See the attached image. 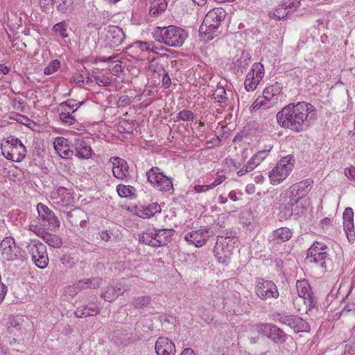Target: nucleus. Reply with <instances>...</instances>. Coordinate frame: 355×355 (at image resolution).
<instances>
[{"instance_id":"f257e3e1","label":"nucleus","mask_w":355,"mask_h":355,"mask_svg":"<svg viewBox=\"0 0 355 355\" xmlns=\"http://www.w3.org/2000/svg\"><path fill=\"white\" fill-rule=\"evenodd\" d=\"M315 111V107L309 103H291L277 113L276 119L281 128L299 133L308 129V116Z\"/></svg>"},{"instance_id":"f03ea898","label":"nucleus","mask_w":355,"mask_h":355,"mask_svg":"<svg viewBox=\"0 0 355 355\" xmlns=\"http://www.w3.org/2000/svg\"><path fill=\"white\" fill-rule=\"evenodd\" d=\"M153 37L156 42L171 47H180L188 37V33L179 26L170 25L156 27L153 32Z\"/></svg>"},{"instance_id":"7ed1b4c3","label":"nucleus","mask_w":355,"mask_h":355,"mask_svg":"<svg viewBox=\"0 0 355 355\" xmlns=\"http://www.w3.org/2000/svg\"><path fill=\"white\" fill-rule=\"evenodd\" d=\"M227 12L222 8H215L209 10L205 15L199 32L206 40H211L217 37L220 31L219 27L225 19Z\"/></svg>"},{"instance_id":"20e7f679","label":"nucleus","mask_w":355,"mask_h":355,"mask_svg":"<svg viewBox=\"0 0 355 355\" xmlns=\"http://www.w3.org/2000/svg\"><path fill=\"white\" fill-rule=\"evenodd\" d=\"M146 176L147 182L156 191L168 195L174 193V179L166 175L159 167L152 166L146 171Z\"/></svg>"},{"instance_id":"39448f33","label":"nucleus","mask_w":355,"mask_h":355,"mask_svg":"<svg viewBox=\"0 0 355 355\" xmlns=\"http://www.w3.org/2000/svg\"><path fill=\"white\" fill-rule=\"evenodd\" d=\"M175 230L171 229H157L148 230L138 235L140 243L148 245L153 248L166 246L172 241V236Z\"/></svg>"},{"instance_id":"423d86ee","label":"nucleus","mask_w":355,"mask_h":355,"mask_svg":"<svg viewBox=\"0 0 355 355\" xmlns=\"http://www.w3.org/2000/svg\"><path fill=\"white\" fill-rule=\"evenodd\" d=\"M1 150L7 159L15 162H21L26 155V147L19 139L14 136L9 137L7 141L1 144Z\"/></svg>"},{"instance_id":"0eeeda50","label":"nucleus","mask_w":355,"mask_h":355,"mask_svg":"<svg viewBox=\"0 0 355 355\" xmlns=\"http://www.w3.org/2000/svg\"><path fill=\"white\" fill-rule=\"evenodd\" d=\"M295 159L293 155L282 157L269 173L271 184H277L286 178L294 168Z\"/></svg>"},{"instance_id":"6e6552de","label":"nucleus","mask_w":355,"mask_h":355,"mask_svg":"<svg viewBox=\"0 0 355 355\" xmlns=\"http://www.w3.org/2000/svg\"><path fill=\"white\" fill-rule=\"evenodd\" d=\"M254 293L261 300L277 299L279 293L275 283L262 277L255 279Z\"/></svg>"},{"instance_id":"1a4fd4ad","label":"nucleus","mask_w":355,"mask_h":355,"mask_svg":"<svg viewBox=\"0 0 355 355\" xmlns=\"http://www.w3.org/2000/svg\"><path fill=\"white\" fill-rule=\"evenodd\" d=\"M143 338V335L136 331H132L130 327L117 328L112 334V340L119 346H128L135 343Z\"/></svg>"},{"instance_id":"9d476101","label":"nucleus","mask_w":355,"mask_h":355,"mask_svg":"<svg viewBox=\"0 0 355 355\" xmlns=\"http://www.w3.org/2000/svg\"><path fill=\"white\" fill-rule=\"evenodd\" d=\"M26 248L31 255L32 261L39 268H45L49 263L46 245L40 241H31Z\"/></svg>"},{"instance_id":"9b49d317","label":"nucleus","mask_w":355,"mask_h":355,"mask_svg":"<svg viewBox=\"0 0 355 355\" xmlns=\"http://www.w3.org/2000/svg\"><path fill=\"white\" fill-rule=\"evenodd\" d=\"M37 210L40 225L44 228L53 231L60 227V223L58 218L46 205L40 202L37 205Z\"/></svg>"},{"instance_id":"f8f14e48","label":"nucleus","mask_w":355,"mask_h":355,"mask_svg":"<svg viewBox=\"0 0 355 355\" xmlns=\"http://www.w3.org/2000/svg\"><path fill=\"white\" fill-rule=\"evenodd\" d=\"M259 331L277 344H284L288 338L283 329L272 323H261L258 326Z\"/></svg>"},{"instance_id":"ddd939ff","label":"nucleus","mask_w":355,"mask_h":355,"mask_svg":"<svg viewBox=\"0 0 355 355\" xmlns=\"http://www.w3.org/2000/svg\"><path fill=\"white\" fill-rule=\"evenodd\" d=\"M265 74L264 67L261 62L252 64L250 71L247 73L244 83L245 88L248 92L254 91Z\"/></svg>"},{"instance_id":"4468645a","label":"nucleus","mask_w":355,"mask_h":355,"mask_svg":"<svg viewBox=\"0 0 355 355\" xmlns=\"http://www.w3.org/2000/svg\"><path fill=\"white\" fill-rule=\"evenodd\" d=\"M278 103L277 96H275L270 88L266 87L262 93L252 104L250 109L251 112L262 108L266 110L270 108Z\"/></svg>"},{"instance_id":"2eb2a0df","label":"nucleus","mask_w":355,"mask_h":355,"mask_svg":"<svg viewBox=\"0 0 355 355\" xmlns=\"http://www.w3.org/2000/svg\"><path fill=\"white\" fill-rule=\"evenodd\" d=\"M209 227H201L198 230H193L184 235V240L189 244H193L197 248L203 246L210 236Z\"/></svg>"},{"instance_id":"dca6fc26","label":"nucleus","mask_w":355,"mask_h":355,"mask_svg":"<svg viewBox=\"0 0 355 355\" xmlns=\"http://www.w3.org/2000/svg\"><path fill=\"white\" fill-rule=\"evenodd\" d=\"M51 198L58 206L68 208L74 202L73 194L63 187H59L56 191L51 192Z\"/></svg>"},{"instance_id":"f3484780","label":"nucleus","mask_w":355,"mask_h":355,"mask_svg":"<svg viewBox=\"0 0 355 355\" xmlns=\"http://www.w3.org/2000/svg\"><path fill=\"white\" fill-rule=\"evenodd\" d=\"M106 40L110 47L114 48L121 45L125 35L123 29L117 26L109 25L105 28Z\"/></svg>"},{"instance_id":"a211bd4d","label":"nucleus","mask_w":355,"mask_h":355,"mask_svg":"<svg viewBox=\"0 0 355 355\" xmlns=\"http://www.w3.org/2000/svg\"><path fill=\"white\" fill-rule=\"evenodd\" d=\"M110 162L112 164V173L116 178L124 180L129 176V166L125 159L119 157H112Z\"/></svg>"},{"instance_id":"6ab92c4d","label":"nucleus","mask_w":355,"mask_h":355,"mask_svg":"<svg viewBox=\"0 0 355 355\" xmlns=\"http://www.w3.org/2000/svg\"><path fill=\"white\" fill-rule=\"evenodd\" d=\"M343 228L346 236L349 243H353L355 241V231L354 225V211L352 208H345L343 214Z\"/></svg>"},{"instance_id":"aec40b11","label":"nucleus","mask_w":355,"mask_h":355,"mask_svg":"<svg viewBox=\"0 0 355 355\" xmlns=\"http://www.w3.org/2000/svg\"><path fill=\"white\" fill-rule=\"evenodd\" d=\"M157 355H175L176 352L174 343L167 337H159L155 345Z\"/></svg>"},{"instance_id":"412c9836","label":"nucleus","mask_w":355,"mask_h":355,"mask_svg":"<svg viewBox=\"0 0 355 355\" xmlns=\"http://www.w3.org/2000/svg\"><path fill=\"white\" fill-rule=\"evenodd\" d=\"M66 214L67 219L71 225L85 227L88 217L84 210L80 208H73Z\"/></svg>"},{"instance_id":"4be33fe9","label":"nucleus","mask_w":355,"mask_h":355,"mask_svg":"<svg viewBox=\"0 0 355 355\" xmlns=\"http://www.w3.org/2000/svg\"><path fill=\"white\" fill-rule=\"evenodd\" d=\"M313 254L310 259H306V261L311 263H314L315 266L320 268L322 273L329 270L331 266L332 261L328 252H322L320 254Z\"/></svg>"},{"instance_id":"5701e85b","label":"nucleus","mask_w":355,"mask_h":355,"mask_svg":"<svg viewBox=\"0 0 355 355\" xmlns=\"http://www.w3.org/2000/svg\"><path fill=\"white\" fill-rule=\"evenodd\" d=\"M214 252L218 262L223 264H228L232 255V251L227 243L216 242Z\"/></svg>"},{"instance_id":"b1692460","label":"nucleus","mask_w":355,"mask_h":355,"mask_svg":"<svg viewBox=\"0 0 355 355\" xmlns=\"http://www.w3.org/2000/svg\"><path fill=\"white\" fill-rule=\"evenodd\" d=\"M152 42L136 41L132 44H130L127 48L126 51L129 55L134 58L138 59L142 52L150 51L151 49Z\"/></svg>"},{"instance_id":"393cba45","label":"nucleus","mask_w":355,"mask_h":355,"mask_svg":"<svg viewBox=\"0 0 355 355\" xmlns=\"http://www.w3.org/2000/svg\"><path fill=\"white\" fill-rule=\"evenodd\" d=\"M56 153L62 158L70 159L73 152L69 148V141L64 137H57L53 142Z\"/></svg>"},{"instance_id":"a878e982","label":"nucleus","mask_w":355,"mask_h":355,"mask_svg":"<svg viewBox=\"0 0 355 355\" xmlns=\"http://www.w3.org/2000/svg\"><path fill=\"white\" fill-rule=\"evenodd\" d=\"M313 184V180L309 178L295 183L293 186L291 194L294 197L300 198V200H302L311 191Z\"/></svg>"},{"instance_id":"bb28decb","label":"nucleus","mask_w":355,"mask_h":355,"mask_svg":"<svg viewBox=\"0 0 355 355\" xmlns=\"http://www.w3.org/2000/svg\"><path fill=\"white\" fill-rule=\"evenodd\" d=\"M24 322V321L22 315H10L8 317V322L6 323L7 331L10 334H13L15 336H17L15 331H18L21 334L22 331L24 329L23 327Z\"/></svg>"},{"instance_id":"cd10ccee","label":"nucleus","mask_w":355,"mask_h":355,"mask_svg":"<svg viewBox=\"0 0 355 355\" xmlns=\"http://www.w3.org/2000/svg\"><path fill=\"white\" fill-rule=\"evenodd\" d=\"M293 236V232L286 227H282L272 231V238L275 243L279 244L289 241Z\"/></svg>"},{"instance_id":"c85d7f7f","label":"nucleus","mask_w":355,"mask_h":355,"mask_svg":"<svg viewBox=\"0 0 355 355\" xmlns=\"http://www.w3.org/2000/svg\"><path fill=\"white\" fill-rule=\"evenodd\" d=\"M100 313L98 305L91 302L85 306L78 307L74 312L76 318H86L88 316L96 315Z\"/></svg>"},{"instance_id":"c756f323","label":"nucleus","mask_w":355,"mask_h":355,"mask_svg":"<svg viewBox=\"0 0 355 355\" xmlns=\"http://www.w3.org/2000/svg\"><path fill=\"white\" fill-rule=\"evenodd\" d=\"M1 254L7 261L24 260L23 251L16 245L15 242Z\"/></svg>"},{"instance_id":"7c9ffc66","label":"nucleus","mask_w":355,"mask_h":355,"mask_svg":"<svg viewBox=\"0 0 355 355\" xmlns=\"http://www.w3.org/2000/svg\"><path fill=\"white\" fill-rule=\"evenodd\" d=\"M273 320L278 322L281 324L287 325L290 327L291 329H293L294 325H295V322H297L299 316L293 314H286L284 312L283 313H275L272 314Z\"/></svg>"},{"instance_id":"2f4dec72","label":"nucleus","mask_w":355,"mask_h":355,"mask_svg":"<svg viewBox=\"0 0 355 355\" xmlns=\"http://www.w3.org/2000/svg\"><path fill=\"white\" fill-rule=\"evenodd\" d=\"M149 14L154 17L161 15L168 6L166 0H149Z\"/></svg>"},{"instance_id":"473e14b6","label":"nucleus","mask_w":355,"mask_h":355,"mask_svg":"<svg viewBox=\"0 0 355 355\" xmlns=\"http://www.w3.org/2000/svg\"><path fill=\"white\" fill-rule=\"evenodd\" d=\"M38 231L39 232L37 233V235L40 236L49 245L55 248L61 247L62 241L60 237L55 234L46 232L42 229H38Z\"/></svg>"},{"instance_id":"72a5a7b5","label":"nucleus","mask_w":355,"mask_h":355,"mask_svg":"<svg viewBox=\"0 0 355 355\" xmlns=\"http://www.w3.org/2000/svg\"><path fill=\"white\" fill-rule=\"evenodd\" d=\"M125 291V289L119 287L118 285L107 286L105 291L101 294V297L107 302H112L119 296L122 295Z\"/></svg>"},{"instance_id":"f704fd0d","label":"nucleus","mask_w":355,"mask_h":355,"mask_svg":"<svg viewBox=\"0 0 355 355\" xmlns=\"http://www.w3.org/2000/svg\"><path fill=\"white\" fill-rule=\"evenodd\" d=\"M161 212V207L158 203H152L146 207H141L138 208L136 214L143 218H149L153 216L156 213Z\"/></svg>"},{"instance_id":"c9c22d12","label":"nucleus","mask_w":355,"mask_h":355,"mask_svg":"<svg viewBox=\"0 0 355 355\" xmlns=\"http://www.w3.org/2000/svg\"><path fill=\"white\" fill-rule=\"evenodd\" d=\"M78 290L80 292L85 289H95L101 286L102 284V279L95 277L89 279H84L76 282Z\"/></svg>"},{"instance_id":"e433bc0d","label":"nucleus","mask_w":355,"mask_h":355,"mask_svg":"<svg viewBox=\"0 0 355 355\" xmlns=\"http://www.w3.org/2000/svg\"><path fill=\"white\" fill-rule=\"evenodd\" d=\"M76 148H78L77 157L80 159H89L92 157V149L83 138H78V143Z\"/></svg>"},{"instance_id":"4c0bfd02","label":"nucleus","mask_w":355,"mask_h":355,"mask_svg":"<svg viewBox=\"0 0 355 355\" xmlns=\"http://www.w3.org/2000/svg\"><path fill=\"white\" fill-rule=\"evenodd\" d=\"M78 0H55V5L58 12L62 14H69L73 10V5Z\"/></svg>"},{"instance_id":"58836bf2","label":"nucleus","mask_w":355,"mask_h":355,"mask_svg":"<svg viewBox=\"0 0 355 355\" xmlns=\"http://www.w3.org/2000/svg\"><path fill=\"white\" fill-rule=\"evenodd\" d=\"M296 288L299 297L302 298L307 296L309 294L313 295V291L311 285L309 282L305 279L297 280L296 282Z\"/></svg>"},{"instance_id":"ea45409f","label":"nucleus","mask_w":355,"mask_h":355,"mask_svg":"<svg viewBox=\"0 0 355 355\" xmlns=\"http://www.w3.org/2000/svg\"><path fill=\"white\" fill-rule=\"evenodd\" d=\"M329 248L324 243L315 241L306 251V259H310L313 254H320L322 252H327Z\"/></svg>"},{"instance_id":"a19ab883","label":"nucleus","mask_w":355,"mask_h":355,"mask_svg":"<svg viewBox=\"0 0 355 355\" xmlns=\"http://www.w3.org/2000/svg\"><path fill=\"white\" fill-rule=\"evenodd\" d=\"M290 14V10L284 5V3L278 5L272 13H270V18L275 21L285 19L287 15Z\"/></svg>"},{"instance_id":"79ce46f5","label":"nucleus","mask_w":355,"mask_h":355,"mask_svg":"<svg viewBox=\"0 0 355 355\" xmlns=\"http://www.w3.org/2000/svg\"><path fill=\"white\" fill-rule=\"evenodd\" d=\"M212 96L215 102L218 103L220 106L224 109L222 104L225 103L228 100L225 89L222 86L217 87L216 89L214 92Z\"/></svg>"},{"instance_id":"37998d69","label":"nucleus","mask_w":355,"mask_h":355,"mask_svg":"<svg viewBox=\"0 0 355 355\" xmlns=\"http://www.w3.org/2000/svg\"><path fill=\"white\" fill-rule=\"evenodd\" d=\"M83 104L84 101L76 103V100L69 98L66 101L60 103L58 106L62 110H66L71 113H74Z\"/></svg>"},{"instance_id":"c03bdc74","label":"nucleus","mask_w":355,"mask_h":355,"mask_svg":"<svg viewBox=\"0 0 355 355\" xmlns=\"http://www.w3.org/2000/svg\"><path fill=\"white\" fill-rule=\"evenodd\" d=\"M135 188L130 185L119 184L116 187V191L121 198H128L135 196Z\"/></svg>"},{"instance_id":"a18cd8bd","label":"nucleus","mask_w":355,"mask_h":355,"mask_svg":"<svg viewBox=\"0 0 355 355\" xmlns=\"http://www.w3.org/2000/svg\"><path fill=\"white\" fill-rule=\"evenodd\" d=\"M135 130V123L133 121H129L123 120L118 124V131L120 133L132 134Z\"/></svg>"},{"instance_id":"49530a36","label":"nucleus","mask_w":355,"mask_h":355,"mask_svg":"<svg viewBox=\"0 0 355 355\" xmlns=\"http://www.w3.org/2000/svg\"><path fill=\"white\" fill-rule=\"evenodd\" d=\"M303 299L307 311H310L313 309H318L319 305L318 303L317 297L313 293V295L309 294L307 296L304 297Z\"/></svg>"},{"instance_id":"de8ad7c7","label":"nucleus","mask_w":355,"mask_h":355,"mask_svg":"<svg viewBox=\"0 0 355 355\" xmlns=\"http://www.w3.org/2000/svg\"><path fill=\"white\" fill-rule=\"evenodd\" d=\"M310 329L311 328L309 322L299 316L293 329L295 333H300L309 332Z\"/></svg>"},{"instance_id":"09e8293b","label":"nucleus","mask_w":355,"mask_h":355,"mask_svg":"<svg viewBox=\"0 0 355 355\" xmlns=\"http://www.w3.org/2000/svg\"><path fill=\"white\" fill-rule=\"evenodd\" d=\"M300 198L293 196L288 202L284 205L282 211L286 216L291 217L293 215V208L296 205L295 204L298 202Z\"/></svg>"},{"instance_id":"8fccbe9b","label":"nucleus","mask_w":355,"mask_h":355,"mask_svg":"<svg viewBox=\"0 0 355 355\" xmlns=\"http://www.w3.org/2000/svg\"><path fill=\"white\" fill-rule=\"evenodd\" d=\"M151 302L150 296L144 295L135 297L132 301V305L136 309H143L147 306Z\"/></svg>"},{"instance_id":"3c124183","label":"nucleus","mask_w":355,"mask_h":355,"mask_svg":"<svg viewBox=\"0 0 355 355\" xmlns=\"http://www.w3.org/2000/svg\"><path fill=\"white\" fill-rule=\"evenodd\" d=\"M251 56L248 52L242 51L241 56L235 62L234 64L239 69H243L248 65Z\"/></svg>"},{"instance_id":"603ef678","label":"nucleus","mask_w":355,"mask_h":355,"mask_svg":"<svg viewBox=\"0 0 355 355\" xmlns=\"http://www.w3.org/2000/svg\"><path fill=\"white\" fill-rule=\"evenodd\" d=\"M155 71L162 72V73H159V76H162V85L164 88H168L171 85V80L168 75V72L164 69V67L157 66V69H155Z\"/></svg>"},{"instance_id":"864d4df0","label":"nucleus","mask_w":355,"mask_h":355,"mask_svg":"<svg viewBox=\"0 0 355 355\" xmlns=\"http://www.w3.org/2000/svg\"><path fill=\"white\" fill-rule=\"evenodd\" d=\"M247 153L245 150H242L239 153L236 154L234 157V168L238 169L243 166L244 163L247 159Z\"/></svg>"},{"instance_id":"5fc2aeb1","label":"nucleus","mask_w":355,"mask_h":355,"mask_svg":"<svg viewBox=\"0 0 355 355\" xmlns=\"http://www.w3.org/2000/svg\"><path fill=\"white\" fill-rule=\"evenodd\" d=\"M60 119L64 124L71 125L75 123V117L72 115V113L66 110H62V112L59 114Z\"/></svg>"},{"instance_id":"6e6d98bb","label":"nucleus","mask_w":355,"mask_h":355,"mask_svg":"<svg viewBox=\"0 0 355 355\" xmlns=\"http://www.w3.org/2000/svg\"><path fill=\"white\" fill-rule=\"evenodd\" d=\"M10 118L11 119L15 120L21 124L26 125L27 126H28L31 123H33V121L30 119L28 116L17 112L11 113V116Z\"/></svg>"},{"instance_id":"4d7b16f0","label":"nucleus","mask_w":355,"mask_h":355,"mask_svg":"<svg viewBox=\"0 0 355 355\" xmlns=\"http://www.w3.org/2000/svg\"><path fill=\"white\" fill-rule=\"evenodd\" d=\"M60 67V62L58 59L52 60L49 65L44 68V73L51 75L55 73Z\"/></svg>"},{"instance_id":"13d9d810","label":"nucleus","mask_w":355,"mask_h":355,"mask_svg":"<svg viewBox=\"0 0 355 355\" xmlns=\"http://www.w3.org/2000/svg\"><path fill=\"white\" fill-rule=\"evenodd\" d=\"M53 31L55 33H58L62 38L68 37L65 21H62L55 24L53 27Z\"/></svg>"},{"instance_id":"bf43d9fd","label":"nucleus","mask_w":355,"mask_h":355,"mask_svg":"<svg viewBox=\"0 0 355 355\" xmlns=\"http://www.w3.org/2000/svg\"><path fill=\"white\" fill-rule=\"evenodd\" d=\"M257 166H258V164L254 161L252 162V158H250L248 163L243 165V166L237 171V175L242 176L246 173L252 171Z\"/></svg>"},{"instance_id":"052dcab7","label":"nucleus","mask_w":355,"mask_h":355,"mask_svg":"<svg viewBox=\"0 0 355 355\" xmlns=\"http://www.w3.org/2000/svg\"><path fill=\"white\" fill-rule=\"evenodd\" d=\"M176 118H177L178 120H180V121H193V120L194 114L190 110H184L180 112L177 114V117Z\"/></svg>"},{"instance_id":"680f3d73","label":"nucleus","mask_w":355,"mask_h":355,"mask_svg":"<svg viewBox=\"0 0 355 355\" xmlns=\"http://www.w3.org/2000/svg\"><path fill=\"white\" fill-rule=\"evenodd\" d=\"M269 87L271 89V92H272L275 96H277V100L279 102L281 101V96L283 94V86L281 83L276 82L274 84L269 86Z\"/></svg>"},{"instance_id":"e2e57ef3","label":"nucleus","mask_w":355,"mask_h":355,"mask_svg":"<svg viewBox=\"0 0 355 355\" xmlns=\"http://www.w3.org/2000/svg\"><path fill=\"white\" fill-rule=\"evenodd\" d=\"M295 205H296L293 208V215L297 217H300L304 215L306 211V207L302 203V200H299L298 202H297Z\"/></svg>"},{"instance_id":"0e129e2a","label":"nucleus","mask_w":355,"mask_h":355,"mask_svg":"<svg viewBox=\"0 0 355 355\" xmlns=\"http://www.w3.org/2000/svg\"><path fill=\"white\" fill-rule=\"evenodd\" d=\"M284 5L290 10V13L295 11L301 6V0H287Z\"/></svg>"},{"instance_id":"69168bd1","label":"nucleus","mask_w":355,"mask_h":355,"mask_svg":"<svg viewBox=\"0 0 355 355\" xmlns=\"http://www.w3.org/2000/svg\"><path fill=\"white\" fill-rule=\"evenodd\" d=\"M15 242V239L12 236L5 237L0 243L1 254L9 248Z\"/></svg>"},{"instance_id":"338daca9","label":"nucleus","mask_w":355,"mask_h":355,"mask_svg":"<svg viewBox=\"0 0 355 355\" xmlns=\"http://www.w3.org/2000/svg\"><path fill=\"white\" fill-rule=\"evenodd\" d=\"M269 150H260L254 155L251 158L252 162H255L258 165L266 158Z\"/></svg>"},{"instance_id":"774afa93","label":"nucleus","mask_w":355,"mask_h":355,"mask_svg":"<svg viewBox=\"0 0 355 355\" xmlns=\"http://www.w3.org/2000/svg\"><path fill=\"white\" fill-rule=\"evenodd\" d=\"M344 353H349L352 354L355 353V336L350 338L348 343L345 345Z\"/></svg>"}]
</instances>
